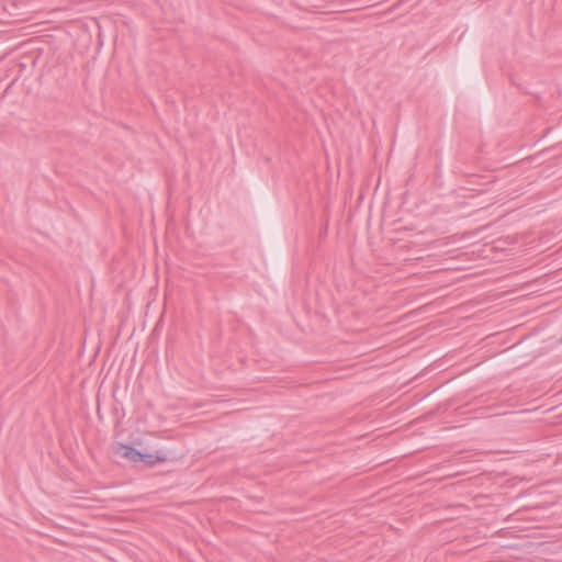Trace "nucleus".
<instances>
[{"mask_svg":"<svg viewBox=\"0 0 562 562\" xmlns=\"http://www.w3.org/2000/svg\"><path fill=\"white\" fill-rule=\"evenodd\" d=\"M120 450H121L122 457H124L135 463H138L139 460L143 458L142 457L143 452H140L139 450H137L136 448H134L132 446L122 445Z\"/></svg>","mask_w":562,"mask_h":562,"instance_id":"f257e3e1","label":"nucleus"},{"mask_svg":"<svg viewBox=\"0 0 562 562\" xmlns=\"http://www.w3.org/2000/svg\"><path fill=\"white\" fill-rule=\"evenodd\" d=\"M142 457L143 458L139 460V462H143L149 467H153L158 462L165 461V458L151 453H143Z\"/></svg>","mask_w":562,"mask_h":562,"instance_id":"f03ea898","label":"nucleus"}]
</instances>
